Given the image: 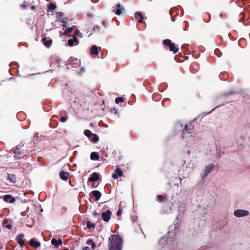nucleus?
<instances>
[{
  "label": "nucleus",
  "mask_w": 250,
  "mask_h": 250,
  "mask_svg": "<svg viewBox=\"0 0 250 250\" xmlns=\"http://www.w3.org/2000/svg\"><path fill=\"white\" fill-rule=\"evenodd\" d=\"M123 241L120 236L114 234L109 238V250H122Z\"/></svg>",
  "instance_id": "1"
},
{
  "label": "nucleus",
  "mask_w": 250,
  "mask_h": 250,
  "mask_svg": "<svg viewBox=\"0 0 250 250\" xmlns=\"http://www.w3.org/2000/svg\"><path fill=\"white\" fill-rule=\"evenodd\" d=\"M175 230L174 232H173L172 230L168 232V236L167 238L166 242L167 243V245H168L169 249H171L170 247H172L171 248L173 249V246L176 244L174 240V237H173V236L175 235Z\"/></svg>",
  "instance_id": "2"
},
{
  "label": "nucleus",
  "mask_w": 250,
  "mask_h": 250,
  "mask_svg": "<svg viewBox=\"0 0 250 250\" xmlns=\"http://www.w3.org/2000/svg\"><path fill=\"white\" fill-rule=\"evenodd\" d=\"M163 43L169 47V50L170 51L173 52V53H176L178 52L179 50V48L177 45H176L175 44L172 43L171 41L169 39L165 40L163 42Z\"/></svg>",
  "instance_id": "3"
},
{
  "label": "nucleus",
  "mask_w": 250,
  "mask_h": 250,
  "mask_svg": "<svg viewBox=\"0 0 250 250\" xmlns=\"http://www.w3.org/2000/svg\"><path fill=\"white\" fill-rule=\"evenodd\" d=\"M214 168V165L212 164H210L206 166L202 174L203 178L207 177L208 175L213 171Z\"/></svg>",
  "instance_id": "4"
},
{
  "label": "nucleus",
  "mask_w": 250,
  "mask_h": 250,
  "mask_svg": "<svg viewBox=\"0 0 250 250\" xmlns=\"http://www.w3.org/2000/svg\"><path fill=\"white\" fill-rule=\"evenodd\" d=\"M233 214L237 217H242L248 216L249 212L248 210L244 209H236L234 210Z\"/></svg>",
  "instance_id": "5"
},
{
  "label": "nucleus",
  "mask_w": 250,
  "mask_h": 250,
  "mask_svg": "<svg viewBox=\"0 0 250 250\" xmlns=\"http://www.w3.org/2000/svg\"><path fill=\"white\" fill-rule=\"evenodd\" d=\"M111 212L109 210H107L102 213V218L105 222H108L111 217Z\"/></svg>",
  "instance_id": "6"
},
{
  "label": "nucleus",
  "mask_w": 250,
  "mask_h": 250,
  "mask_svg": "<svg viewBox=\"0 0 250 250\" xmlns=\"http://www.w3.org/2000/svg\"><path fill=\"white\" fill-rule=\"evenodd\" d=\"M24 234H20L16 237V240L18 241V243L20 244L21 247H23L24 245L25 240L23 239Z\"/></svg>",
  "instance_id": "7"
},
{
  "label": "nucleus",
  "mask_w": 250,
  "mask_h": 250,
  "mask_svg": "<svg viewBox=\"0 0 250 250\" xmlns=\"http://www.w3.org/2000/svg\"><path fill=\"white\" fill-rule=\"evenodd\" d=\"M78 43V40L77 37L73 36V39H70L68 41V44L70 46L76 45Z\"/></svg>",
  "instance_id": "8"
},
{
  "label": "nucleus",
  "mask_w": 250,
  "mask_h": 250,
  "mask_svg": "<svg viewBox=\"0 0 250 250\" xmlns=\"http://www.w3.org/2000/svg\"><path fill=\"white\" fill-rule=\"evenodd\" d=\"M113 8L115 14L117 15H120L122 13V11L124 10V8L119 4H116Z\"/></svg>",
  "instance_id": "9"
},
{
  "label": "nucleus",
  "mask_w": 250,
  "mask_h": 250,
  "mask_svg": "<svg viewBox=\"0 0 250 250\" xmlns=\"http://www.w3.org/2000/svg\"><path fill=\"white\" fill-rule=\"evenodd\" d=\"M3 199L4 201L9 202L10 203H13L15 202V199L9 194H6L3 196Z\"/></svg>",
  "instance_id": "10"
},
{
  "label": "nucleus",
  "mask_w": 250,
  "mask_h": 250,
  "mask_svg": "<svg viewBox=\"0 0 250 250\" xmlns=\"http://www.w3.org/2000/svg\"><path fill=\"white\" fill-rule=\"evenodd\" d=\"M100 177L97 172H94L91 177L88 179V181L91 182L97 181L99 180Z\"/></svg>",
  "instance_id": "11"
},
{
  "label": "nucleus",
  "mask_w": 250,
  "mask_h": 250,
  "mask_svg": "<svg viewBox=\"0 0 250 250\" xmlns=\"http://www.w3.org/2000/svg\"><path fill=\"white\" fill-rule=\"evenodd\" d=\"M51 243L53 245L55 246V247H58L59 246L62 244V241L60 239L57 240L55 238H53L51 241Z\"/></svg>",
  "instance_id": "12"
},
{
  "label": "nucleus",
  "mask_w": 250,
  "mask_h": 250,
  "mask_svg": "<svg viewBox=\"0 0 250 250\" xmlns=\"http://www.w3.org/2000/svg\"><path fill=\"white\" fill-rule=\"evenodd\" d=\"M135 18L140 23L142 22L144 17L143 14L140 12H137L135 14Z\"/></svg>",
  "instance_id": "13"
},
{
  "label": "nucleus",
  "mask_w": 250,
  "mask_h": 250,
  "mask_svg": "<svg viewBox=\"0 0 250 250\" xmlns=\"http://www.w3.org/2000/svg\"><path fill=\"white\" fill-rule=\"evenodd\" d=\"M29 244L35 248H38L41 246L40 243L36 241L34 239H32L29 241Z\"/></svg>",
  "instance_id": "14"
},
{
  "label": "nucleus",
  "mask_w": 250,
  "mask_h": 250,
  "mask_svg": "<svg viewBox=\"0 0 250 250\" xmlns=\"http://www.w3.org/2000/svg\"><path fill=\"white\" fill-rule=\"evenodd\" d=\"M123 175V171L120 168H117L115 173L112 175L114 179H117L118 176H121Z\"/></svg>",
  "instance_id": "15"
},
{
  "label": "nucleus",
  "mask_w": 250,
  "mask_h": 250,
  "mask_svg": "<svg viewBox=\"0 0 250 250\" xmlns=\"http://www.w3.org/2000/svg\"><path fill=\"white\" fill-rule=\"evenodd\" d=\"M17 177L15 174H8L7 180L12 183H15L17 181Z\"/></svg>",
  "instance_id": "16"
},
{
  "label": "nucleus",
  "mask_w": 250,
  "mask_h": 250,
  "mask_svg": "<svg viewBox=\"0 0 250 250\" xmlns=\"http://www.w3.org/2000/svg\"><path fill=\"white\" fill-rule=\"evenodd\" d=\"M92 55H97L99 54V49L96 45H93L90 50Z\"/></svg>",
  "instance_id": "17"
},
{
  "label": "nucleus",
  "mask_w": 250,
  "mask_h": 250,
  "mask_svg": "<svg viewBox=\"0 0 250 250\" xmlns=\"http://www.w3.org/2000/svg\"><path fill=\"white\" fill-rule=\"evenodd\" d=\"M92 195L95 198L96 200H99L101 197V193L98 190H94L92 191Z\"/></svg>",
  "instance_id": "18"
},
{
  "label": "nucleus",
  "mask_w": 250,
  "mask_h": 250,
  "mask_svg": "<svg viewBox=\"0 0 250 250\" xmlns=\"http://www.w3.org/2000/svg\"><path fill=\"white\" fill-rule=\"evenodd\" d=\"M61 178L63 180H67L68 178V173L62 171L60 173Z\"/></svg>",
  "instance_id": "19"
},
{
  "label": "nucleus",
  "mask_w": 250,
  "mask_h": 250,
  "mask_svg": "<svg viewBox=\"0 0 250 250\" xmlns=\"http://www.w3.org/2000/svg\"><path fill=\"white\" fill-rule=\"evenodd\" d=\"M90 158L92 160H98L99 159V156L97 152H93L90 154Z\"/></svg>",
  "instance_id": "20"
},
{
  "label": "nucleus",
  "mask_w": 250,
  "mask_h": 250,
  "mask_svg": "<svg viewBox=\"0 0 250 250\" xmlns=\"http://www.w3.org/2000/svg\"><path fill=\"white\" fill-rule=\"evenodd\" d=\"M42 41L44 42V45L47 47L50 46L52 44V40H49L46 41L45 38H42Z\"/></svg>",
  "instance_id": "21"
},
{
  "label": "nucleus",
  "mask_w": 250,
  "mask_h": 250,
  "mask_svg": "<svg viewBox=\"0 0 250 250\" xmlns=\"http://www.w3.org/2000/svg\"><path fill=\"white\" fill-rule=\"evenodd\" d=\"M15 156H14L15 159H20L21 158V156H18L17 155H21V152H20V151L18 149H16L15 150Z\"/></svg>",
  "instance_id": "22"
},
{
  "label": "nucleus",
  "mask_w": 250,
  "mask_h": 250,
  "mask_svg": "<svg viewBox=\"0 0 250 250\" xmlns=\"http://www.w3.org/2000/svg\"><path fill=\"white\" fill-rule=\"evenodd\" d=\"M86 244L89 245H91L93 249L95 247V243L92 240L89 239L87 241Z\"/></svg>",
  "instance_id": "23"
},
{
  "label": "nucleus",
  "mask_w": 250,
  "mask_h": 250,
  "mask_svg": "<svg viewBox=\"0 0 250 250\" xmlns=\"http://www.w3.org/2000/svg\"><path fill=\"white\" fill-rule=\"evenodd\" d=\"M84 134L85 136L88 137H90L91 136H92L93 134L89 130H85L84 132Z\"/></svg>",
  "instance_id": "24"
},
{
  "label": "nucleus",
  "mask_w": 250,
  "mask_h": 250,
  "mask_svg": "<svg viewBox=\"0 0 250 250\" xmlns=\"http://www.w3.org/2000/svg\"><path fill=\"white\" fill-rule=\"evenodd\" d=\"M86 226L88 228H95V224L91 223L90 222H87Z\"/></svg>",
  "instance_id": "25"
},
{
  "label": "nucleus",
  "mask_w": 250,
  "mask_h": 250,
  "mask_svg": "<svg viewBox=\"0 0 250 250\" xmlns=\"http://www.w3.org/2000/svg\"><path fill=\"white\" fill-rule=\"evenodd\" d=\"M185 205L183 204L182 206H180L178 208V211L181 212H183L185 210Z\"/></svg>",
  "instance_id": "26"
},
{
  "label": "nucleus",
  "mask_w": 250,
  "mask_h": 250,
  "mask_svg": "<svg viewBox=\"0 0 250 250\" xmlns=\"http://www.w3.org/2000/svg\"><path fill=\"white\" fill-rule=\"evenodd\" d=\"M92 136H93V138H92V140L94 142H97L99 140V138H98V136L95 134H93Z\"/></svg>",
  "instance_id": "27"
},
{
  "label": "nucleus",
  "mask_w": 250,
  "mask_h": 250,
  "mask_svg": "<svg viewBox=\"0 0 250 250\" xmlns=\"http://www.w3.org/2000/svg\"><path fill=\"white\" fill-rule=\"evenodd\" d=\"M123 102V99L121 97H118L115 99V102L116 104H119V103Z\"/></svg>",
  "instance_id": "28"
},
{
  "label": "nucleus",
  "mask_w": 250,
  "mask_h": 250,
  "mask_svg": "<svg viewBox=\"0 0 250 250\" xmlns=\"http://www.w3.org/2000/svg\"><path fill=\"white\" fill-rule=\"evenodd\" d=\"M73 29L72 27H69L66 30H65L64 32V34H68L69 33L71 32L72 31Z\"/></svg>",
  "instance_id": "29"
},
{
  "label": "nucleus",
  "mask_w": 250,
  "mask_h": 250,
  "mask_svg": "<svg viewBox=\"0 0 250 250\" xmlns=\"http://www.w3.org/2000/svg\"><path fill=\"white\" fill-rule=\"evenodd\" d=\"M56 5L53 3H51L49 5V9H52V10L55 9L56 8Z\"/></svg>",
  "instance_id": "30"
},
{
  "label": "nucleus",
  "mask_w": 250,
  "mask_h": 250,
  "mask_svg": "<svg viewBox=\"0 0 250 250\" xmlns=\"http://www.w3.org/2000/svg\"><path fill=\"white\" fill-rule=\"evenodd\" d=\"M157 199L160 201H162L164 199V197L162 195H158L157 196Z\"/></svg>",
  "instance_id": "31"
},
{
  "label": "nucleus",
  "mask_w": 250,
  "mask_h": 250,
  "mask_svg": "<svg viewBox=\"0 0 250 250\" xmlns=\"http://www.w3.org/2000/svg\"><path fill=\"white\" fill-rule=\"evenodd\" d=\"M176 127L179 128L180 127H183V125L181 123H177L176 124Z\"/></svg>",
  "instance_id": "32"
},
{
  "label": "nucleus",
  "mask_w": 250,
  "mask_h": 250,
  "mask_svg": "<svg viewBox=\"0 0 250 250\" xmlns=\"http://www.w3.org/2000/svg\"><path fill=\"white\" fill-rule=\"evenodd\" d=\"M66 121V118L64 117H62L61 118L60 121L62 123H64Z\"/></svg>",
  "instance_id": "33"
},
{
  "label": "nucleus",
  "mask_w": 250,
  "mask_h": 250,
  "mask_svg": "<svg viewBox=\"0 0 250 250\" xmlns=\"http://www.w3.org/2000/svg\"><path fill=\"white\" fill-rule=\"evenodd\" d=\"M122 210L121 209H119L118 211H117V214L118 216H120L122 214Z\"/></svg>",
  "instance_id": "34"
},
{
  "label": "nucleus",
  "mask_w": 250,
  "mask_h": 250,
  "mask_svg": "<svg viewBox=\"0 0 250 250\" xmlns=\"http://www.w3.org/2000/svg\"><path fill=\"white\" fill-rule=\"evenodd\" d=\"M67 22H66V21H63L62 22V26L63 27H66L67 26Z\"/></svg>",
  "instance_id": "35"
},
{
  "label": "nucleus",
  "mask_w": 250,
  "mask_h": 250,
  "mask_svg": "<svg viewBox=\"0 0 250 250\" xmlns=\"http://www.w3.org/2000/svg\"><path fill=\"white\" fill-rule=\"evenodd\" d=\"M8 221L7 219H4V220L3 222V225L4 226H6L5 225L8 223Z\"/></svg>",
  "instance_id": "36"
},
{
  "label": "nucleus",
  "mask_w": 250,
  "mask_h": 250,
  "mask_svg": "<svg viewBox=\"0 0 250 250\" xmlns=\"http://www.w3.org/2000/svg\"><path fill=\"white\" fill-rule=\"evenodd\" d=\"M5 227L8 229H11L12 228V225H11L10 224L6 225V226H5Z\"/></svg>",
  "instance_id": "37"
},
{
  "label": "nucleus",
  "mask_w": 250,
  "mask_h": 250,
  "mask_svg": "<svg viewBox=\"0 0 250 250\" xmlns=\"http://www.w3.org/2000/svg\"><path fill=\"white\" fill-rule=\"evenodd\" d=\"M93 30L94 31H96V30H97V31H99V27L97 25H96L94 27H93Z\"/></svg>",
  "instance_id": "38"
},
{
  "label": "nucleus",
  "mask_w": 250,
  "mask_h": 250,
  "mask_svg": "<svg viewBox=\"0 0 250 250\" xmlns=\"http://www.w3.org/2000/svg\"><path fill=\"white\" fill-rule=\"evenodd\" d=\"M184 129H185V131H188V133L189 134L191 133V132H189V131L188 130V125H185V127H184Z\"/></svg>",
  "instance_id": "39"
},
{
  "label": "nucleus",
  "mask_w": 250,
  "mask_h": 250,
  "mask_svg": "<svg viewBox=\"0 0 250 250\" xmlns=\"http://www.w3.org/2000/svg\"><path fill=\"white\" fill-rule=\"evenodd\" d=\"M164 242V238H162V239H161L160 240V241H159V243H160V244H161L163 243V242Z\"/></svg>",
  "instance_id": "40"
},
{
  "label": "nucleus",
  "mask_w": 250,
  "mask_h": 250,
  "mask_svg": "<svg viewBox=\"0 0 250 250\" xmlns=\"http://www.w3.org/2000/svg\"><path fill=\"white\" fill-rule=\"evenodd\" d=\"M83 250H90L88 247H85Z\"/></svg>",
  "instance_id": "41"
},
{
  "label": "nucleus",
  "mask_w": 250,
  "mask_h": 250,
  "mask_svg": "<svg viewBox=\"0 0 250 250\" xmlns=\"http://www.w3.org/2000/svg\"><path fill=\"white\" fill-rule=\"evenodd\" d=\"M174 225H175L174 228H175V229H176L177 228V225L178 226V223H174Z\"/></svg>",
  "instance_id": "42"
},
{
  "label": "nucleus",
  "mask_w": 250,
  "mask_h": 250,
  "mask_svg": "<svg viewBox=\"0 0 250 250\" xmlns=\"http://www.w3.org/2000/svg\"><path fill=\"white\" fill-rule=\"evenodd\" d=\"M21 7L22 8H25V4H21Z\"/></svg>",
  "instance_id": "43"
},
{
  "label": "nucleus",
  "mask_w": 250,
  "mask_h": 250,
  "mask_svg": "<svg viewBox=\"0 0 250 250\" xmlns=\"http://www.w3.org/2000/svg\"><path fill=\"white\" fill-rule=\"evenodd\" d=\"M35 8H36L35 6L33 5V6H31V9L32 10H34V9H35Z\"/></svg>",
  "instance_id": "44"
},
{
  "label": "nucleus",
  "mask_w": 250,
  "mask_h": 250,
  "mask_svg": "<svg viewBox=\"0 0 250 250\" xmlns=\"http://www.w3.org/2000/svg\"><path fill=\"white\" fill-rule=\"evenodd\" d=\"M180 217V214L178 215V216L177 217V220L178 219L179 217Z\"/></svg>",
  "instance_id": "45"
},
{
  "label": "nucleus",
  "mask_w": 250,
  "mask_h": 250,
  "mask_svg": "<svg viewBox=\"0 0 250 250\" xmlns=\"http://www.w3.org/2000/svg\"><path fill=\"white\" fill-rule=\"evenodd\" d=\"M61 14H62L61 13H58L57 14H58L59 16H60Z\"/></svg>",
  "instance_id": "46"
},
{
  "label": "nucleus",
  "mask_w": 250,
  "mask_h": 250,
  "mask_svg": "<svg viewBox=\"0 0 250 250\" xmlns=\"http://www.w3.org/2000/svg\"><path fill=\"white\" fill-rule=\"evenodd\" d=\"M67 250V249H64V250Z\"/></svg>",
  "instance_id": "47"
}]
</instances>
